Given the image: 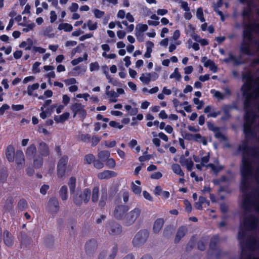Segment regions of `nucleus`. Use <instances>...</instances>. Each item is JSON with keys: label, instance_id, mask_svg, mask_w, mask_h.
Wrapping results in <instances>:
<instances>
[{"label": "nucleus", "instance_id": "5", "mask_svg": "<svg viewBox=\"0 0 259 259\" xmlns=\"http://www.w3.org/2000/svg\"><path fill=\"white\" fill-rule=\"evenodd\" d=\"M118 252V246L114 244L109 250H103L100 252L98 259H114Z\"/></svg>", "mask_w": 259, "mask_h": 259}, {"label": "nucleus", "instance_id": "61", "mask_svg": "<svg viewBox=\"0 0 259 259\" xmlns=\"http://www.w3.org/2000/svg\"><path fill=\"white\" fill-rule=\"evenodd\" d=\"M209 153H208L207 155L204 156L201 158V164L203 166H206V165H205V163H207L209 160Z\"/></svg>", "mask_w": 259, "mask_h": 259}, {"label": "nucleus", "instance_id": "39", "mask_svg": "<svg viewBox=\"0 0 259 259\" xmlns=\"http://www.w3.org/2000/svg\"><path fill=\"white\" fill-rule=\"evenodd\" d=\"M28 207L27 203L24 199H20L18 202L17 208L21 211L25 210Z\"/></svg>", "mask_w": 259, "mask_h": 259}, {"label": "nucleus", "instance_id": "49", "mask_svg": "<svg viewBox=\"0 0 259 259\" xmlns=\"http://www.w3.org/2000/svg\"><path fill=\"white\" fill-rule=\"evenodd\" d=\"M170 78H176L178 80H180L181 78V75L178 71V68H176L175 69L174 72L172 73L169 76Z\"/></svg>", "mask_w": 259, "mask_h": 259}, {"label": "nucleus", "instance_id": "28", "mask_svg": "<svg viewBox=\"0 0 259 259\" xmlns=\"http://www.w3.org/2000/svg\"><path fill=\"white\" fill-rule=\"evenodd\" d=\"M43 156H36L33 158V165L35 168H40L43 164Z\"/></svg>", "mask_w": 259, "mask_h": 259}, {"label": "nucleus", "instance_id": "40", "mask_svg": "<svg viewBox=\"0 0 259 259\" xmlns=\"http://www.w3.org/2000/svg\"><path fill=\"white\" fill-rule=\"evenodd\" d=\"M193 136L194 138L193 140L196 142H200L204 145L207 144V141L205 137H202L200 134H196L194 135Z\"/></svg>", "mask_w": 259, "mask_h": 259}, {"label": "nucleus", "instance_id": "29", "mask_svg": "<svg viewBox=\"0 0 259 259\" xmlns=\"http://www.w3.org/2000/svg\"><path fill=\"white\" fill-rule=\"evenodd\" d=\"M110 152L108 151L104 150L99 152L98 156L102 161H106L110 156Z\"/></svg>", "mask_w": 259, "mask_h": 259}, {"label": "nucleus", "instance_id": "2", "mask_svg": "<svg viewBox=\"0 0 259 259\" xmlns=\"http://www.w3.org/2000/svg\"><path fill=\"white\" fill-rule=\"evenodd\" d=\"M242 79L244 83L242 86L241 90L245 98L244 108L247 119L245 130L248 133H250V119L254 115V105L259 102V77L254 79L251 73L245 72L243 74ZM258 107L259 109V105Z\"/></svg>", "mask_w": 259, "mask_h": 259}, {"label": "nucleus", "instance_id": "57", "mask_svg": "<svg viewBox=\"0 0 259 259\" xmlns=\"http://www.w3.org/2000/svg\"><path fill=\"white\" fill-rule=\"evenodd\" d=\"M101 138L97 136H93L92 138V145L93 146H96L101 141Z\"/></svg>", "mask_w": 259, "mask_h": 259}, {"label": "nucleus", "instance_id": "64", "mask_svg": "<svg viewBox=\"0 0 259 259\" xmlns=\"http://www.w3.org/2000/svg\"><path fill=\"white\" fill-rule=\"evenodd\" d=\"M143 196L144 197L150 201H153V198L151 196V195L146 191H144L143 192Z\"/></svg>", "mask_w": 259, "mask_h": 259}, {"label": "nucleus", "instance_id": "45", "mask_svg": "<svg viewBox=\"0 0 259 259\" xmlns=\"http://www.w3.org/2000/svg\"><path fill=\"white\" fill-rule=\"evenodd\" d=\"M218 242L219 238L217 236H215L213 237H212L210 242V248L211 249H214Z\"/></svg>", "mask_w": 259, "mask_h": 259}, {"label": "nucleus", "instance_id": "26", "mask_svg": "<svg viewBox=\"0 0 259 259\" xmlns=\"http://www.w3.org/2000/svg\"><path fill=\"white\" fill-rule=\"evenodd\" d=\"M174 229L172 226L168 225L166 226L163 231V235L164 237L169 238L173 234Z\"/></svg>", "mask_w": 259, "mask_h": 259}, {"label": "nucleus", "instance_id": "41", "mask_svg": "<svg viewBox=\"0 0 259 259\" xmlns=\"http://www.w3.org/2000/svg\"><path fill=\"white\" fill-rule=\"evenodd\" d=\"M8 174L6 169L3 168L0 170V183H5L8 178Z\"/></svg>", "mask_w": 259, "mask_h": 259}, {"label": "nucleus", "instance_id": "48", "mask_svg": "<svg viewBox=\"0 0 259 259\" xmlns=\"http://www.w3.org/2000/svg\"><path fill=\"white\" fill-rule=\"evenodd\" d=\"M132 189L135 194L138 195L140 194L141 193V188L136 185L134 183L132 184Z\"/></svg>", "mask_w": 259, "mask_h": 259}, {"label": "nucleus", "instance_id": "12", "mask_svg": "<svg viewBox=\"0 0 259 259\" xmlns=\"http://www.w3.org/2000/svg\"><path fill=\"white\" fill-rule=\"evenodd\" d=\"M108 233L112 235L119 234L122 231L121 226L115 222H109L107 226Z\"/></svg>", "mask_w": 259, "mask_h": 259}, {"label": "nucleus", "instance_id": "53", "mask_svg": "<svg viewBox=\"0 0 259 259\" xmlns=\"http://www.w3.org/2000/svg\"><path fill=\"white\" fill-rule=\"evenodd\" d=\"M85 160L87 163L91 164L92 162H94L95 157L93 154H88L85 156Z\"/></svg>", "mask_w": 259, "mask_h": 259}, {"label": "nucleus", "instance_id": "51", "mask_svg": "<svg viewBox=\"0 0 259 259\" xmlns=\"http://www.w3.org/2000/svg\"><path fill=\"white\" fill-rule=\"evenodd\" d=\"M103 162L104 161H102L101 160H95L94 161V165L98 169L102 168L104 165Z\"/></svg>", "mask_w": 259, "mask_h": 259}, {"label": "nucleus", "instance_id": "11", "mask_svg": "<svg viewBox=\"0 0 259 259\" xmlns=\"http://www.w3.org/2000/svg\"><path fill=\"white\" fill-rule=\"evenodd\" d=\"M59 205L58 199L53 197L49 199L47 210L51 214H56L59 210Z\"/></svg>", "mask_w": 259, "mask_h": 259}, {"label": "nucleus", "instance_id": "8", "mask_svg": "<svg viewBox=\"0 0 259 259\" xmlns=\"http://www.w3.org/2000/svg\"><path fill=\"white\" fill-rule=\"evenodd\" d=\"M129 208L127 206L123 205H119L117 206L113 211V215L114 218L119 220H123L126 215V213L128 210Z\"/></svg>", "mask_w": 259, "mask_h": 259}, {"label": "nucleus", "instance_id": "36", "mask_svg": "<svg viewBox=\"0 0 259 259\" xmlns=\"http://www.w3.org/2000/svg\"><path fill=\"white\" fill-rule=\"evenodd\" d=\"M58 28L59 30H64L65 31L70 32L72 31L73 27L71 24L64 23L59 24Z\"/></svg>", "mask_w": 259, "mask_h": 259}, {"label": "nucleus", "instance_id": "22", "mask_svg": "<svg viewBox=\"0 0 259 259\" xmlns=\"http://www.w3.org/2000/svg\"><path fill=\"white\" fill-rule=\"evenodd\" d=\"M36 148L34 144H31L28 146L26 151L25 154L27 158L29 159L33 158L35 156L36 153Z\"/></svg>", "mask_w": 259, "mask_h": 259}, {"label": "nucleus", "instance_id": "18", "mask_svg": "<svg viewBox=\"0 0 259 259\" xmlns=\"http://www.w3.org/2000/svg\"><path fill=\"white\" fill-rule=\"evenodd\" d=\"M164 221L162 218L157 219L153 223V231L155 234H158L163 227Z\"/></svg>", "mask_w": 259, "mask_h": 259}, {"label": "nucleus", "instance_id": "44", "mask_svg": "<svg viewBox=\"0 0 259 259\" xmlns=\"http://www.w3.org/2000/svg\"><path fill=\"white\" fill-rule=\"evenodd\" d=\"M39 84L38 83H34L32 85H28L27 88V93L29 96L32 95V93L34 90H37L39 88Z\"/></svg>", "mask_w": 259, "mask_h": 259}, {"label": "nucleus", "instance_id": "34", "mask_svg": "<svg viewBox=\"0 0 259 259\" xmlns=\"http://www.w3.org/2000/svg\"><path fill=\"white\" fill-rule=\"evenodd\" d=\"M68 184L69 187L70 193H74L75 192V189L76 187V179L74 177H71L69 179Z\"/></svg>", "mask_w": 259, "mask_h": 259}, {"label": "nucleus", "instance_id": "47", "mask_svg": "<svg viewBox=\"0 0 259 259\" xmlns=\"http://www.w3.org/2000/svg\"><path fill=\"white\" fill-rule=\"evenodd\" d=\"M232 58L233 59H231V61L233 62V65L235 66H237L238 65H240L243 63V62L241 60V56L237 57L233 54Z\"/></svg>", "mask_w": 259, "mask_h": 259}, {"label": "nucleus", "instance_id": "6", "mask_svg": "<svg viewBox=\"0 0 259 259\" xmlns=\"http://www.w3.org/2000/svg\"><path fill=\"white\" fill-rule=\"evenodd\" d=\"M253 31L251 25L247 24L246 28L243 32V36L246 39V41L249 42H253V44L256 48V51L259 52V40L252 39V32Z\"/></svg>", "mask_w": 259, "mask_h": 259}, {"label": "nucleus", "instance_id": "55", "mask_svg": "<svg viewBox=\"0 0 259 259\" xmlns=\"http://www.w3.org/2000/svg\"><path fill=\"white\" fill-rule=\"evenodd\" d=\"M193 102L195 104L198 105V106L197 107V109L198 110L201 109L202 108V107L203 106V105H204L203 102L202 101H200L198 98H194Z\"/></svg>", "mask_w": 259, "mask_h": 259}, {"label": "nucleus", "instance_id": "14", "mask_svg": "<svg viewBox=\"0 0 259 259\" xmlns=\"http://www.w3.org/2000/svg\"><path fill=\"white\" fill-rule=\"evenodd\" d=\"M38 150L40 156L44 157L48 156L50 151L48 145L44 142H40L38 145Z\"/></svg>", "mask_w": 259, "mask_h": 259}, {"label": "nucleus", "instance_id": "33", "mask_svg": "<svg viewBox=\"0 0 259 259\" xmlns=\"http://www.w3.org/2000/svg\"><path fill=\"white\" fill-rule=\"evenodd\" d=\"M67 187L66 186H62L59 191V195L62 200L64 201L67 199Z\"/></svg>", "mask_w": 259, "mask_h": 259}, {"label": "nucleus", "instance_id": "62", "mask_svg": "<svg viewBox=\"0 0 259 259\" xmlns=\"http://www.w3.org/2000/svg\"><path fill=\"white\" fill-rule=\"evenodd\" d=\"M162 176V174L160 172H159V171H157V172H154L153 174H152L150 177L151 179H159L160 178H161Z\"/></svg>", "mask_w": 259, "mask_h": 259}, {"label": "nucleus", "instance_id": "17", "mask_svg": "<svg viewBox=\"0 0 259 259\" xmlns=\"http://www.w3.org/2000/svg\"><path fill=\"white\" fill-rule=\"evenodd\" d=\"M180 163L182 166H186L189 171L192 170L194 163L191 158H185V157L182 155L180 158Z\"/></svg>", "mask_w": 259, "mask_h": 259}, {"label": "nucleus", "instance_id": "58", "mask_svg": "<svg viewBox=\"0 0 259 259\" xmlns=\"http://www.w3.org/2000/svg\"><path fill=\"white\" fill-rule=\"evenodd\" d=\"M109 125L111 127H117L119 129H121L123 127V125L119 124V122H117L115 121H111L109 123Z\"/></svg>", "mask_w": 259, "mask_h": 259}, {"label": "nucleus", "instance_id": "9", "mask_svg": "<svg viewBox=\"0 0 259 259\" xmlns=\"http://www.w3.org/2000/svg\"><path fill=\"white\" fill-rule=\"evenodd\" d=\"M84 106L81 103H75L70 106V109L73 113V117H75L77 114L80 117L84 119L86 115L87 112L84 108Z\"/></svg>", "mask_w": 259, "mask_h": 259}, {"label": "nucleus", "instance_id": "46", "mask_svg": "<svg viewBox=\"0 0 259 259\" xmlns=\"http://www.w3.org/2000/svg\"><path fill=\"white\" fill-rule=\"evenodd\" d=\"M196 16L197 18L200 20L201 22H203L205 21V19L203 17V13L202 8H199L197 10Z\"/></svg>", "mask_w": 259, "mask_h": 259}, {"label": "nucleus", "instance_id": "19", "mask_svg": "<svg viewBox=\"0 0 259 259\" xmlns=\"http://www.w3.org/2000/svg\"><path fill=\"white\" fill-rule=\"evenodd\" d=\"M107 191L106 188H104L102 189V193L100 200H99L98 205L101 208L104 207L107 200Z\"/></svg>", "mask_w": 259, "mask_h": 259}, {"label": "nucleus", "instance_id": "37", "mask_svg": "<svg viewBox=\"0 0 259 259\" xmlns=\"http://www.w3.org/2000/svg\"><path fill=\"white\" fill-rule=\"evenodd\" d=\"M140 80L144 84H148L151 80V73H148L146 74L142 73L140 77Z\"/></svg>", "mask_w": 259, "mask_h": 259}, {"label": "nucleus", "instance_id": "7", "mask_svg": "<svg viewBox=\"0 0 259 259\" xmlns=\"http://www.w3.org/2000/svg\"><path fill=\"white\" fill-rule=\"evenodd\" d=\"M68 160V157L66 155L63 156L59 159L57 167V175L58 177L62 178L64 176Z\"/></svg>", "mask_w": 259, "mask_h": 259}, {"label": "nucleus", "instance_id": "21", "mask_svg": "<svg viewBox=\"0 0 259 259\" xmlns=\"http://www.w3.org/2000/svg\"><path fill=\"white\" fill-rule=\"evenodd\" d=\"M6 156L9 161H14L15 156V149L13 146L11 145L8 146L6 151Z\"/></svg>", "mask_w": 259, "mask_h": 259}, {"label": "nucleus", "instance_id": "52", "mask_svg": "<svg viewBox=\"0 0 259 259\" xmlns=\"http://www.w3.org/2000/svg\"><path fill=\"white\" fill-rule=\"evenodd\" d=\"M194 135L187 133L186 132H184L182 133V136L183 137L187 140L191 141L193 140L194 138Z\"/></svg>", "mask_w": 259, "mask_h": 259}, {"label": "nucleus", "instance_id": "3", "mask_svg": "<svg viewBox=\"0 0 259 259\" xmlns=\"http://www.w3.org/2000/svg\"><path fill=\"white\" fill-rule=\"evenodd\" d=\"M149 237V232L146 229L139 231L134 237L132 243L135 247H140L143 245Z\"/></svg>", "mask_w": 259, "mask_h": 259}, {"label": "nucleus", "instance_id": "54", "mask_svg": "<svg viewBox=\"0 0 259 259\" xmlns=\"http://www.w3.org/2000/svg\"><path fill=\"white\" fill-rule=\"evenodd\" d=\"M87 26L90 30H94L97 28V23L93 24L91 20H89L87 22Z\"/></svg>", "mask_w": 259, "mask_h": 259}, {"label": "nucleus", "instance_id": "15", "mask_svg": "<svg viewBox=\"0 0 259 259\" xmlns=\"http://www.w3.org/2000/svg\"><path fill=\"white\" fill-rule=\"evenodd\" d=\"M188 232V229L186 226H182L180 227L177 232L175 236L174 242L175 243H178L181 239L183 238Z\"/></svg>", "mask_w": 259, "mask_h": 259}, {"label": "nucleus", "instance_id": "27", "mask_svg": "<svg viewBox=\"0 0 259 259\" xmlns=\"http://www.w3.org/2000/svg\"><path fill=\"white\" fill-rule=\"evenodd\" d=\"M99 188L95 187L93 189L92 193V201L93 203H96L99 200Z\"/></svg>", "mask_w": 259, "mask_h": 259}, {"label": "nucleus", "instance_id": "16", "mask_svg": "<svg viewBox=\"0 0 259 259\" xmlns=\"http://www.w3.org/2000/svg\"><path fill=\"white\" fill-rule=\"evenodd\" d=\"M117 175V173L114 171L106 170L99 173L98 174V178L101 180L109 179L116 177Z\"/></svg>", "mask_w": 259, "mask_h": 259}, {"label": "nucleus", "instance_id": "42", "mask_svg": "<svg viewBox=\"0 0 259 259\" xmlns=\"http://www.w3.org/2000/svg\"><path fill=\"white\" fill-rule=\"evenodd\" d=\"M204 66L206 67H209L210 70L213 72H215L217 71V66L215 65L214 63L210 59L206 61Z\"/></svg>", "mask_w": 259, "mask_h": 259}, {"label": "nucleus", "instance_id": "25", "mask_svg": "<svg viewBox=\"0 0 259 259\" xmlns=\"http://www.w3.org/2000/svg\"><path fill=\"white\" fill-rule=\"evenodd\" d=\"M13 199L12 197H9L7 199L4 206V209L6 212H9L13 208Z\"/></svg>", "mask_w": 259, "mask_h": 259}, {"label": "nucleus", "instance_id": "32", "mask_svg": "<svg viewBox=\"0 0 259 259\" xmlns=\"http://www.w3.org/2000/svg\"><path fill=\"white\" fill-rule=\"evenodd\" d=\"M21 243L26 247L31 243L30 239L28 237V235L24 233H21Z\"/></svg>", "mask_w": 259, "mask_h": 259}, {"label": "nucleus", "instance_id": "13", "mask_svg": "<svg viewBox=\"0 0 259 259\" xmlns=\"http://www.w3.org/2000/svg\"><path fill=\"white\" fill-rule=\"evenodd\" d=\"M3 241L8 247H12L14 243V237L8 230H4L3 234Z\"/></svg>", "mask_w": 259, "mask_h": 259}, {"label": "nucleus", "instance_id": "56", "mask_svg": "<svg viewBox=\"0 0 259 259\" xmlns=\"http://www.w3.org/2000/svg\"><path fill=\"white\" fill-rule=\"evenodd\" d=\"M95 16L97 18H102L104 15V12L101 11L98 9H95L94 10Z\"/></svg>", "mask_w": 259, "mask_h": 259}, {"label": "nucleus", "instance_id": "31", "mask_svg": "<svg viewBox=\"0 0 259 259\" xmlns=\"http://www.w3.org/2000/svg\"><path fill=\"white\" fill-rule=\"evenodd\" d=\"M91 196V192L90 189L87 188L85 189L83 191L82 194V200L84 203L87 204L90 200Z\"/></svg>", "mask_w": 259, "mask_h": 259}, {"label": "nucleus", "instance_id": "35", "mask_svg": "<svg viewBox=\"0 0 259 259\" xmlns=\"http://www.w3.org/2000/svg\"><path fill=\"white\" fill-rule=\"evenodd\" d=\"M74 203L77 206H80L82 203V196L81 193H76L73 196Z\"/></svg>", "mask_w": 259, "mask_h": 259}, {"label": "nucleus", "instance_id": "59", "mask_svg": "<svg viewBox=\"0 0 259 259\" xmlns=\"http://www.w3.org/2000/svg\"><path fill=\"white\" fill-rule=\"evenodd\" d=\"M106 165L110 168H114L115 166V161L114 159L110 158L107 160Z\"/></svg>", "mask_w": 259, "mask_h": 259}, {"label": "nucleus", "instance_id": "43", "mask_svg": "<svg viewBox=\"0 0 259 259\" xmlns=\"http://www.w3.org/2000/svg\"><path fill=\"white\" fill-rule=\"evenodd\" d=\"M78 140L83 142H89L91 140V136L89 134H80L77 137Z\"/></svg>", "mask_w": 259, "mask_h": 259}, {"label": "nucleus", "instance_id": "50", "mask_svg": "<svg viewBox=\"0 0 259 259\" xmlns=\"http://www.w3.org/2000/svg\"><path fill=\"white\" fill-rule=\"evenodd\" d=\"M208 128L211 131L214 132H218L220 131V128L219 127L215 126L213 123L210 122H207V123Z\"/></svg>", "mask_w": 259, "mask_h": 259}, {"label": "nucleus", "instance_id": "63", "mask_svg": "<svg viewBox=\"0 0 259 259\" xmlns=\"http://www.w3.org/2000/svg\"><path fill=\"white\" fill-rule=\"evenodd\" d=\"M99 69V65L97 62L92 63L90 64V70L91 71L97 70Z\"/></svg>", "mask_w": 259, "mask_h": 259}, {"label": "nucleus", "instance_id": "10", "mask_svg": "<svg viewBox=\"0 0 259 259\" xmlns=\"http://www.w3.org/2000/svg\"><path fill=\"white\" fill-rule=\"evenodd\" d=\"M98 243L94 239H90L87 241L84 245V250L85 253L90 255H93L97 251Z\"/></svg>", "mask_w": 259, "mask_h": 259}, {"label": "nucleus", "instance_id": "23", "mask_svg": "<svg viewBox=\"0 0 259 259\" xmlns=\"http://www.w3.org/2000/svg\"><path fill=\"white\" fill-rule=\"evenodd\" d=\"M25 159L23 153L21 150H17L16 153V162L18 165L23 166L24 164Z\"/></svg>", "mask_w": 259, "mask_h": 259}, {"label": "nucleus", "instance_id": "24", "mask_svg": "<svg viewBox=\"0 0 259 259\" xmlns=\"http://www.w3.org/2000/svg\"><path fill=\"white\" fill-rule=\"evenodd\" d=\"M148 29V26L146 24H139L136 27V35L139 38L140 36H143L142 32Z\"/></svg>", "mask_w": 259, "mask_h": 259}, {"label": "nucleus", "instance_id": "38", "mask_svg": "<svg viewBox=\"0 0 259 259\" xmlns=\"http://www.w3.org/2000/svg\"><path fill=\"white\" fill-rule=\"evenodd\" d=\"M173 171L180 176H184V173L183 172L180 166L178 164H174L171 166Z\"/></svg>", "mask_w": 259, "mask_h": 259}, {"label": "nucleus", "instance_id": "60", "mask_svg": "<svg viewBox=\"0 0 259 259\" xmlns=\"http://www.w3.org/2000/svg\"><path fill=\"white\" fill-rule=\"evenodd\" d=\"M211 93H214V97L218 99H224V95L219 91L211 90Z\"/></svg>", "mask_w": 259, "mask_h": 259}, {"label": "nucleus", "instance_id": "20", "mask_svg": "<svg viewBox=\"0 0 259 259\" xmlns=\"http://www.w3.org/2000/svg\"><path fill=\"white\" fill-rule=\"evenodd\" d=\"M253 44V42H249L246 41L242 45L240 50L242 53L247 55H252L253 53L250 50V44Z\"/></svg>", "mask_w": 259, "mask_h": 259}, {"label": "nucleus", "instance_id": "4", "mask_svg": "<svg viewBox=\"0 0 259 259\" xmlns=\"http://www.w3.org/2000/svg\"><path fill=\"white\" fill-rule=\"evenodd\" d=\"M141 209L136 207L126 213L124 218V224L126 226H131L133 224L136 220L140 216Z\"/></svg>", "mask_w": 259, "mask_h": 259}, {"label": "nucleus", "instance_id": "1", "mask_svg": "<svg viewBox=\"0 0 259 259\" xmlns=\"http://www.w3.org/2000/svg\"><path fill=\"white\" fill-rule=\"evenodd\" d=\"M243 193L242 219L238 234L240 259H259V192Z\"/></svg>", "mask_w": 259, "mask_h": 259}, {"label": "nucleus", "instance_id": "30", "mask_svg": "<svg viewBox=\"0 0 259 259\" xmlns=\"http://www.w3.org/2000/svg\"><path fill=\"white\" fill-rule=\"evenodd\" d=\"M69 112H65L60 116H55L54 120L57 122H63L69 118Z\"/></svg>", "mask_w": 259, "mask_h": 259}]
</instances>
